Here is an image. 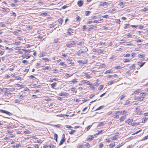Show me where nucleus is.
<instances>
[{
	"label": "nucleus",
	"instance_id": "f257e3e1",
	"mask_svg": "<svg viewBox=\"0 0 148 148\" xmlns=\"http://www.w3.org/2000/svg\"><path fill=\"white\" fill-rule=\"evenodd\" d=\"M119 113L118 111H117L115 113H114L112 114V117L115 118L116 119H117L119 118V116L118 114Z\"/></svg>",
	"mask_w": 148,
	"mask_h": 148
},
{
	"label": "nucleus",
	"instance_id": "f03ea898",
	"mask_svg": "<svg viewBox=\"0 0 148 148\" xmlns=\"http://www.w3.org/2000/svg\"><path fill=\"white\" fill-rule=\"evenodd\" d=\"M0 112L2 113H5L7 114H8L9 115H10L11 114V113L10 112L7 111L6 110H0Z\"/></svg>",
	"mask_w": 148,
	"mask_h": 148
},
{
	"label": "nucleus",
	"instance_id": "7ed1b4c3",
	"mask_svg": "<svg viewBox=\"0 0 148 148\" xmlns=\"http://www.w3.org/2000/svg\"><path fill=\"white\" fill-rule=\"evenodd\" d=\"M62 136L63 137L62 139L61 140L59 144V145H62L63 143L65 141V139H64L65 137L64 134H63L62 135Z\"/></svg>",
	"mask_w": 148,
	"mask_h": 148
},
{
	"label": "nucleus",
	"instance_id": "20e7f679",
	"mask_svg": "<svg viewBox=\"0 0 148 148\" xmlns=\"http://www.w3.org/2000/svg\"><path fill=\"white\" fill-rule=\"evenodd\" d=\"M31 57V55L30 54L26 55L24 54L22 56V57L23 58H25L26 59L29 58Z\"/></svg>",
	"mask_w": 148,
	"mask_h": 148
},
{
	"label": "nucleus",
	"instance_id": "39448f33",
	"mask_svg": "<svg viewBox=\"0 0 148 148\" xmlns=\"http://www.w3.org/2000/svg\"><path fill=\"white\" fill-rule=\"evenodd\" d=\"M97 28V26L90 25V28H88L87 29H88V30H90L92 29H95Z\"/></svg>",
	"mask_w": 148,
	"mask_h": 148
},
{
	"label": "nucleus",
	"instance_id": "423d86ee",
	"mask_svg": "<svg viewBox=\"0 0 148 148\" xmlns=\"http://www.w3.org/2000/svg\"><path fill=\"white\" fill-rule=\"evenodd\" d=\"M119 114L120 115L121 114H126L127 113V112L126 110H123L120 111H118Z\"/></svg>",
	"mask_w": 148,
	"mask_h": 148
},
{
	"label": "nucleus",
	"instance_id": "0eeeda50",
	"mask_svg": "<svg viewBox=\"0 0 148 148\" xmlns=\"http://www.w3.org/2000/svg\"><path fill=\"white\" fill-rule=\"evenodd\" d=\"M144 98V97H135L134 99H138V101H142L143 100V99Z\"/></svg>",
	"mask_w": 148,
	"mask_h": 148
},
{
	"label": "nucleus",
	"instance_id": "6e6552de",
	"mask_svg": "<svg viewBox=\"0 0 148 148\" xmlns=\"http://www.w3.org/2000/svg\"><path fill=\"white\" fill-rule=\"evenodd\" d=\"M83 4V2L82 0H79L78 1L77 5L79 7L82 6Z\"/></svg>",
	"mask_w": 148,
	"mask_h": 148
},
{
	"label": "nucleus",
	"instance_id": "1a4fd4ad",
	"mask_svg": "<svg viewBox=\"0 0 148 148\" xmlns=\"http://www.w3.org/2000/svg\"><path fill=\"white\" fill-rule=\"evenodd\" d=\"M93 52H97L98 53H101L103 52V51L101 50H97L95 49L93 50Z\"/></svg>",
	"mask_w": 148,
	"mask_h": 148
},
{
	"label": "nucleus",
	"instance_id": "9d476101",
	"mask_svg": "<svg viewBox=\"0 0 148 148\" xmlns=\"http://www.w3.org/2000/svg\"><path fill=\"white\" fill-rule=\"evenodd\" d=\"M94 138V137L92 136H88V137L86 138V140L88 141L92 140Z\"/></svg>",
	"mask_w": 148,
	"mask_h": 148
},
{
	"label": "nucleus",
	"instance_id": "9b49d317",
	"mask_svg": "<svg viewBox=\"0 0 148 148\" xmlns=\"http://www.w3.org/2000/svg\"><path fill=\"white\" fill-rule=\"evenodd\" d=\"M6 90L7 91H8V90L10 91H13L15 90V88H5Z\"/></svg>",
	"mask_w": 148,
	"mask_h": 148
},
{
	"label": "nucleus",
	"instance_id": "f8f14e48",
	"mask_svg": "<svg viewBox=\"0 0 148 148\" xmlns=\"http://www.w3.org/2000/svg\"><path fill=\"white\" fill-rule=\"evenodd\" d=\"M74 44V42L73 41H72L71 42V43L67 44L66 45V46L68 47H71V46L73 45Z\"/></svg>",
	"mask_w": 148,
	"mask_h": 148
},
{
	"label": "nucleus",
	"instance_id": "ddd939ff",
	"mask_svg": "<svg viewBox=\"0 0 148 148\" xmlns=\"http://www.w3.org/2000/svg\"><path fill=\"white\" fill-rule=\"evenodd\" d=\"M141 92V90L140 89H137L132 94V95L136 94L137 93H140Z\"/></svg>",
	"mask_w": 148,
	"mask_h": 148
},
{
	"label": "nucleus",
	"instance_id": "4468645a",
	"mask_svg": "<svg viewBox=\"0 0 148 148\" xmlns=\"http://www.w3.org/2000/svg\"><path fill=\"white\" fill-rule=\"evenodd\" d=\"M133 121L132 120H130V119H128L127 121H125V123H128L129 125L131 124L132 122Z\"/></svg>",
	"mask_w": 148,
	"mask_h": 148
},
{
	"label": "nucleus",
	"instance_id": "2eb2a0df",
	"mask_svg": "<svg viewBox=\"0 0 148 148\" xmlns=\"http://www.w3.org/2000/svg\"><path fill=\"white\" fill-rule=\"evenodd\" d=\"M51 69V68L48 66H44L42 68L43 70H50Z\"/></svg>",
	"mask_w": 148,
	"mask_h": 148
},
{
	"label": "nucleus",
	"instance_id": "dca6fc26",
	"mask_svg": "<svg viewBox=\"0 0 148 148\" xmlns=\"http://www.w3.org/2000/svg\"><path fill=\"white\" fill-rule=\"evenodd\" d=\"M125 119V116H122L121 117L120 119L119 120H120V122L122 121Z\"/></svg>",
	"mask_w": 148,
	"mask_h": 148
},
{
	"label": "nucleus",
	"instance_id": "f3484780",
	"mask_svg": "<svg viewBox=\"0 0 148 148\" xmlns=\"http://www.w3.org/2000/svg\"><path fill=\"white\" fill-rule=\"evenodd\" d=\"M24 133L25 134H30V132L28 130H26V131H24Z\"/></svg>",
	"mask_w": 148,
	"mask_h": 148
},
{
	"label": "nucleus",
	"instance_id": "a211bd4d",
	"mask_svg": "<svg viewBox=\"0 0 148 148\" xmlns=\"http://www.w3.org/2000/svg\"><path fill=\"white\" fill-rule=\"evenodd\" d=\"M22 50L24 51H25V52H26V53H29L31 51H30V50H29V49H28V50H26L25 49H22Z\"/></svg>",
	"mask_w": 148,
	"mask_h": 148
},
{
	"label": "nucleus",
	"instance_id": "6ab92c4d",
	"mask_svg": "<svg viewBox=\"0 0 148 148\" xmlns=\"http://www.w3.org/2000/svg\"><path fill=\"white\" fill-rule=\"evenodd\" d=\"M56 82H53L51 85V87L52 88H54L56 85Z\"/></svg>",
	"mask_w": 148,
	"mask_h": 148
},
{
	"label": "nucleus",
	"instance_id": "aec40b11",
	"mask_svg": "<svg viewBox=\"0 0 148 148\" xmlns=\"http://www.w3.org/2000/svg\"><path fill=\"white\" fill-rule=\"evenodd\" d=\"M143 120L142 121L143 123H145V121L148 119V117H145V118H143Z\"/></svg>",
	"mask_w": 148,
	"mask_h": 148
},
{
	"label": "nucleus",
	"instance_id": "412c9836",
	"mask_svg": "<svg viewBox=\"0 0 148 148\" xmlns=\"http://www.w3.org/2000/svg\"><path fill=\"white\" fill-rule=\"evenodd\" d=\"M122 68H123V67H121V66H116L114 67V68L115 69H120Z\"/></svg>",
	"mask_w": 148,
	"mask_h": 148
},
{
	"label": "nucleus",
	"instance_id": "4be33fe9",
	"mask_svg": "<svg viewBox=\"0 0 148 148\" xmlns=\"http://www.w3.org/2000/svg\"><path fill=\"white\" fill-rule=\"evenodd\" d=\"M114 82V81H109L108 82V85H111L113 84Z\"/></svg>",
	"mask_w": 148,
	"mask_h": 148
},
{
	"label": "nucleus",
	"instance_id": "5701e85b",
	"mask_svg": "<svg viewBox=\"0 0 148 148\" xmlns=\"http://www.w3.org/2000/svg\"><path fill=\"white\" fill-rule=\"evenodd\" d=\"M16 85H17L18 87H20L21 88L24 87V86L22 85H20L19 84H16Z\"/></svg>",
	"mask_w": 148,
	"mask_h": 148
},
{
	"label": "nucleus",
	"instance_id": "b1692460",
	"mask_svg": "<svg viewBox=\"0 0 148 148\" xmlns=\"http://www.w3.org/2000/svg\"><path fill=\"white\" fill-rule=\"evenodd\" d=\"M77 62L79 63V64H85L86 63H84L83 62H82L81 61L78 60L77 61Z\"/></svg>",
	"mask_w": 148,
	"mask_h": 148
},
{
	"label": "nucleus",
	"instance_id": "393cba45",
	"mask_svg": "<svg viewBox=\"0 0 148 148\" xmlns=\"http://www.w3.org/2000/svg\"><path fill=\"white\" fill-rule=\"evenodd\" d=\"M104 107V106H101L98 108H97V109H96V110H98L100 109H101L102 108H103Z\"/></svg>",
	"mask_w": 148,
	"mask_h": 148
},
{
	"label": "nucleus",
	"instance_id": "a878e982",
	"mask_svg": "<svg viewBox=\"0 0 148 148\" xmlns=\"http://www.w3.org/2000/svg\"><path fill=\"white\" fill-rule=\"evenodd\" d=\"M60 65H61L64 66H66V65L64 63V62H61L60 64Z\"/></svg>",
	"mask_w": 148,
	"mask_h": 148
},
{
	"label": "nucleus",
	"instance_id": "bb28decb",
	"mask_svg": "<svg viewBox=\"0 0 148 148\" xmlns=\"http://www.w3.org/2000/svg\"><path fill=\"white\" fill-rule=\"evenodd\" d=\"M38 38L40 39V40H42L44 39V38H43V37L40 36H38Z\"/></svg>",
	"mask_w": 148,
	"mask_h": 148
},
{
	"label": "nucleus",
	"instance_id": "cd10ccee",
	"mask_svg": "<svg viewBox=\"0 0 148 148\" xmlns=\"http://www.w3.org/2000/svg\"><path fill=\"white\" fill-rule=\"evenodd\" d=\"M109 4V3L106 2H105L102 3V5L103 6H104L105 5H108Z\"/></svg>",
	"mask_w": 148,
	"mask_h": 148
},
{
	"label": "nucleus",
	"instance_id": "c85d7f7f",
	"mask_svg": "<svg viewBox=\"0 0 148 148\" xmlns=\"http://www.w3.org/2000/svg\"><path fill=\"white\" fill-rule=\"evenodd\" d=\"M83 82L84 83H85L87 85H88V84H90V82L88 81L86 82L85 80H84V81H83Z\"/></svg>",
	"mask_w": 148,
	"mask_h": 148
},
{
	"label": "nucleus",
	"instance_id": "c756f323",
	"mask_svg": "<svg viewBox=\"0 0 148 148\" xmlns=\"http://www.w3.org/2000/svg\"><path fill=\"white\" fill-rule=\"evenodd\" d=\"M62 19L61 18H60L58 20V22L60 24H61L62 22Z\"/></svg>",
	"mask_w": 148,
	"mask_h": 148
},
{
	"label": "nucleus",
	"instance_id": "7c9ffc66",
	"mask_svg": "<svg viewBox=\"0 0 148 148\" xmlns=\"http://www.w3.org/2000/svg\"><path fill=\"white\" fill-rule=\"evenodd\" d=\"M81 19V18L79 16H77L76 17V20L77 21H79Z\"/></svg>",
	"mask_w": 148,
	"mask_h": 148
},
{
	"label": "nucleus",
	"instance_id": "2f4dec72",
	"mask_svg": "<svg viewBox=\"0 0 148 148\" xmlns=\"http://www.w3.org/2000/svg\"><path fill=\"white\" fill-rule=\"evenodd\" d=\"M112 72L111 71H110V70H108L105 72L104 73L105 74H106L107 73H110Z\"/></svg>",
	"mask_w": 148,
	"mask_h": 148
},
{
	"label": "nucleus",
	"instance_id": "473e14b6",
	"mask_svg": "<svg viewBox=\"0 0 148 148\" xmlns=\"http://www.w3.org/2000/svg\"><path fill=\"white\" fill-rule=\"evenodd\" d=\"M135 66L134 64H132L131 66L130 67V69H132L134 68Z\"/></svg>",
	"mask_w": 148,
	"mask_h": 148
},
{
	"label": "nucleus",
	"instance_id": "72a5a7b5",
	"mask_svg": "<svg viewBox=\"0 0 148 148\" xmlns=\"http://www.w3.org/2000/svg\"><path fill=\"white\" fill-rule=\"evenodd\" d=\"M115 145V143H113L110 144L109 145V146L111 147H113Z\"/></svg>",
	"mask_w": 148,
	"mask_h": 148
},
{
	"label": "nucleus",
	"instance_id": "f704fd0d",
	"mask_svg": "<svg viewBox=\"0 0 148 148\" xmlns=\"http://www.w3.org/2000/svg\"><path fill=\"white\" fill-rule=\"evenodd\" d=\"M130 25V24H125L124 25V28L125 29H126L128 27V26Z\"/></svg>",
	"mask_w": 148,
	"mask_h": 148
},
{
	"label": "nucleus",
	"instance_id": "c9c22d12",
	"mask_svg": "<svg viewBox=\"0 0 148 148\" xmlns=\"http://www.w3.org/2000/svg\"><path fill=\"white\" fill-rule=\"evenodd\" d=\"M66 127L69 128L70 129L72 128H73L72 127L71 125H67L65 126Z\"/></svg>",
	"mask_w": 148,
	"mask_h": 148
},
{
	"label": "nucleus",
	"instance_id": "e433bc0d",
	"mask_svg": "<svg viewBox=\"0 0 148 148\" xmlns=\"http://www.w3.org/2000/svg\"><path fill=\"white\" fill-rule=\"evenodd\" d=\"M41 15H45V16H47V13L46 12H42L41 14Z\"/></svg>",
	"mask_w": 148,
	"mask_h": 148
},
{
	"label": "nucleus",
	"instance_id": "4c0bfd02",
	"mask_svg": "<svg viewBox=\"0 0 148 148\" xmlns=\"http://www.w3.org/2000/svg\"><path fill=\"white\" fill-rule=\"evenodd\" d=\"M83 30L84 31L87 29V27L86 25H84L83 28Z\"/></svg>",
	"mask_w": 148,
	"mask_h": 148
},
{
	"label": "nucleus",
	"instance_id": "58836bf2",
	"mask_svg": "<svg viewBox=\"0 0 148 148\" xmlns=\"http://www.w3.org/2000/svg\"><path fill=\"white\" fill-rule=\"evenodd\" d=\"M146 95V93L145 92L141 93L140 94V96H145Z\"/></svg>",
	"mask_w": 148,
	"mask_h": 148
},
{
	"label": "nucleus",
	"instance_id": "ea45409f",
	"mask_svg": "<svg viewBox=\"0 0 148 148\" xmlns=\"http://www.w3.org/2000/svg\"><path fill=\"white\" fill-rule=\"evenodd\" d=\"M144 56V55H138V57L139 58H143Z\"/></svg>",
	"mask_w": 148,
	"mask_h": 148
},
{
	"label": "nucleus",
	"instance_id": "a19ab883",
	"mask_svg": "<svg viewBox=\"0 0 148 148\" xmlns=\"http://www.w3.org/2000/svg\"><path fill=\"white\" fill-rule=\"evenodd\" d=\"M92 125H90L88 126V127L86 128V130L88 131L89 130L90 127L92 126Z\"/></svg>",
	"mask_w": 148,
	"mask_h": 148
},
{
	"label": "nucleus",
	"instance_id": "79ce46f5",
	"mask_svg": "<svg viewBox=\"0 0 148 148\" xmlns=\"http://www.w3.org/2000/svg\"><path fill=\"white\" fill-rule=\"evenodd\" d=\"M42 59L43 60H45L47 61H50V60L47 58H42Z\"/></svg>",
	"mask_w": 148,
	"mask_h": 148
},
{
	"label": "nucleus",
	"instance_id": "37998d69",
	"mask_svg": "<svg viewBox=\"0 0 148 148\" xmlns=\"http://www.w3.org/2000/svg\"><path fill=\"white\" fill-rule=\"evenodd\" d=\"M65 93L64 92H61L60 93V96H63L65 95Z\"/></svg>",
	"mask_w": 148,
	"mask_h": 148
},
{
	"label": "nucleus",
	"instance_id": "c03bdc74",
	"mask_svg": "<svg viewBox=\"0 0 148 148\" xmlns=\"http://www.w3.org/2000/svg\"><path fill=\"white\" fill-rule=\"evenodd\" d=\"M103 88V86L102 85H100L98 89L99 90H102Z\"/></svg>",
	"mask_w": 148,
	"mask_h": 148
},
{
	"label": "nucleus",
	"instance_id": "a18cd8bd",
	"mask_svg": "<svg viewBox=\"0 0 148 148\" xmlns=\"http://www.w3.org/2000/svg\"><path fill=\"white\" fill-rule=\"evenodd\" d=\"M148 139V135L145 136V137H143L142 138V140H144L146 139Z\"/></svg>",
	"mask_w": 148,
	"mask_h": 148
},
{
	"label": "nucleus",
	"instance_id": "49530a36",
	"mask_svg": "<svg viewBox=\"0 0 148 148\" xmlns=\"http://www.w3.org/2000/svg\"><path fill=\"white\" fill-rule=\"evenodd\" d=\"M103 18H107L108 17V16L107 15H104L103 16H102Z\"/></svg>",
	"mask_w": 148,
	"mask_h": 148
},
{
	"label": "nucleus",
	"instance_id": "de8ad7c7",
	"mask_svg": "<svg viewBox=\"0 0 148 148\" xmlns=\"http://www.w3.org/2000/svg\"><path fill=\"white\" fill-rule=\"evenodd\" d=\"M85 75L87 78H89L90 77L88 75V73H86Z\"/></svg>",
	"mask_w": 148,
	"mask_h": 148
},
{
	"label": "nucleus",
	"instance_id": "09e8293b",
	"mask_svg": "<svg viewBox=\"0 0 148 148\" xmlns=\"http://www.w3.org/2000/svg\"><path fill=\"white\" fill-rule=\"evenodd\" d=\"M22 62L24 64L27 63L28 62V61L25 60H23L22 61Z\"/></svg>",
	"mask_w": 148,
	"mask_h": 148
},
{
	"label": "nucleus",
	"instance_id": "8fccbe9b",
	"mask_svg": "<svg viewBox=\"0 0 148 148\" xmlns=\"http://www.w3.org/2000/svg\"><path fill=\"white\" fill-rule=\"evenodd\" d=\"M90 13V12L88 11H86V16L88 15Z\"/></svg>",
	"mask_w": 148,
	"mask_h": 148
},
{
	"label": "nucleus",
	"instance_id": "3c124183",
	"mask_svg": "<svg viewBox=\"0 0 148 148\" xmlns=\"http://www.w3.org/2000/svg\"><path fill=\"white\" fill-rule=\"evenodd\" d=\"M142 130H140L137 131L135 133H134L132 135H134V134H138V133L140 132H141V131Z\"/></svg>",
	"mask_w": 148,
	"mask_h": 148
},
{
	"label": "nucleus",
	"instance_id": "603ef678",
	"mask_svg": "<svg viewBox=\"0 0 148 148\" xmlns=\"http://www.w3.org/2000/svg\"><path fill=\"white\" fill-rule=\"evenodd\" d=\"M95 96V95H93V94H91L89 96V97L90 98H92L93 97H94Z\"/></svg>",
	"mask_w": 148,
	"mask_h": 148
},
{
	"label": "nucleus",
	"instance_id": "864d4df0",
	"mask_svg": "<svg viewBox=\"0 0 148 148\" xmlns=\"http://www.w3.org/2000/svg\"><path fill=\"white\" fill-rule=\"evenodd\" d=\"M68 33L70 35H73V32H70L69 31H68Z\"/></svg>",
	"mask_w": 148,
	"mask_h": 148
},
{
	"label": "nucleus",
	"instance_id": "5fc2aeb1",
	"mask_svg": "<svg viewBox=\"0 0 148 148\" xmlns=\"http://www.w3.org/2000/svg\"><path fill=\"white\" fill-rule=\"evenodd\" d=\"M106 142L108 143H109L111 141V140L109 139H106Z\"/></svg>",
	"mask_w": 148,
	"mask_h": 148
},
{
	"label": "nucleus",
	"instance_id": "6e6d98bb",
	"mask_svg": "<svg viewBox=\"0 0 148 148\" xmlns=\"http://www.w3.org/2000/svg\"><path fill=\"white\" fill-rule=\"evenodd\" d=\"M111 138L112 140L116 139V136H114L113 137H112Z\"/></svg>",
	"mask_w": 148,
	"mask_h": 148
},
{
	"label": "nucleus",
	"instance_id": "4d7b16f0",
	"mask_svg": "<svg viewBox=\"0 0 148 148\" xmlns=\"http://www.w3.org/2000/svg\"><path fill=\"white\" fill-rule=\"evenodd\" d=\"M83 146L82 145H80L77 146L76 148H82Z\"/></svg>",
	"mask_w": 148,
	"mask_h": 148
},
{
	"label": "nucleus",
	"instance_id": "13d9d810",
	"mask_svg": "<svg viewBox=\"0 0 148 148\" xmlns=\"http://www.w3.org/2000/svg\"><path fill=\"white\" fill-rule=\"evenodd\" d=\"M103 146V145L102 143H101L99 145V148H102Z\"/></svg>",
	"mask_w": 148,
	"mask_h": 148
},
{
	"label": "nucleus",
	"instance_id": "bf43d9fd",
	"mask_svg": "<svg viewBox=\"0 0 148 148\" xmlns=\"http://www.w3.org/2000/svg\"><path fill=\"white\" fill-rule=\"evenodd\" d=\"M130 56V54H127L126 55H125L124 56L125 57H128Z\"/></svg>",
	"mask_w": 148,
	"mask_h": 148
},
{
	"label": "nucleus",
	"instance_id": "052dcab7",
	"mask_svg": "<svg viewBox=\"0 0 148 148\" xmlns=\"http://www.w3.org/2000/svg\"><path fill=\"white\" fill-rule=\"evenodd\" d=\"M0 25L1 27H4L5 26V25L3 23H0Z\"/></svg>",
	"mask_w": 148,
	"mask_h": 148
},
{
	"label": "nucleus",
	"instance_id": "680f3d73",
	"mask_svg": "<svg viewBox=\"0 0 148 148\" xmlns=\"http://www.w3.org/2000/svg\"><path fill=\"white\" fill-rule=\"evenodd\" d=\"M76 55L79 56L81 55V53H79V52H77V53H76Z\"/></svg>",
	"mask_w": 148,
	"mask_h": 148
},
{
	"label": "nucleus",
	"instance_id": "e2e57ef3",
	"mask_svg": "<svg viewBox=\"0 0 148 148\" xmlns=\"http://www.w3.org/2000/svg\"><path fill=\"white\" fill-rule=\"evenodd\" d=\"M145 62H143V63H142L139 66L140 67H142L143 66V65L145 64Z\"/></svg>",
	"mask_w": 148,
	"mask_h": 148
},
{
	"label": "nucleus",
	"instance_id": "0e129e2a",
	"mask_svg": "<svg viewBox=\"0 0 148 148\" xmlns=\"http://www.w3.org/2000/svg\"><path fill=\"white\" fill-rule=\"evenodd\" d=\"M85 146H86V147L89 148L90 147V144L88 143H86Z\"/></svg>",
	"mask_w": 148,
	"mask_h": 148
},
{
	"label": "nucleus",
	"instance_id": "69168bd1",
	"mask_svg": "<svg viewBox=\"0 0 148 148\" xmlns=\"http://www.w3.org/2000/svg\"><path fill=\"white\" fill-rule=\"evenodd\" d=\"M124 62H128L129 61V60L128 59H124Z\"/></svg>",
	"mask_w": 148,
	"mask_h": 148
},
{
	"label": "nucleus",
	"instance_id": "338daca9",
	"mask_svg": "<svg viewBox=\"0 0 148 148\" xmlns=\"http://www.w3.org/2000/svg\"><path fill=\"white\" fill-rule=\"evenodd\" d=\"M54 138H58V136L57 134H54Z\"/></svg>",
	"mask_w": 148,
	"mask_h": 148
},
{
	"label": "nucleus",
	"instance_id": "774afa93",
	"mask_svg": "<svg viewBox=\"0 0 148 148\" xmlns=\"http://www.w3.org/2000/svg\"><path fill=\"white\" fill-rule=\"evenodd\" d=\"M53 41H54V43H56L58 42V39H54Z\"/></svg>",
	"mask_w": 148,
	"mask_h": 148
}]
</instances>
